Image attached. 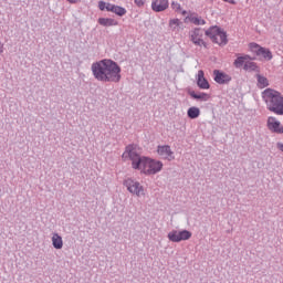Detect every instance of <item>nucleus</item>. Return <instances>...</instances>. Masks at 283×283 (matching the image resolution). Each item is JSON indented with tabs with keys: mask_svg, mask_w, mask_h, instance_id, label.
I'll use <instances>...</instances> for the list:
<instances>
[{
	"mask_svg": "<svg viewBox=\"0 0 283 283\" xmlns=\"http://www.w3.org/2000/svg\"><path fill=\"white\" fill-rule=\"evenodd\" d=\"M122 158H124V160L129 158L133 169H138L142 174H145V176H156V174L163 171V161L140 156L134 145L126 147Z\"/></svg>",
	"mask_w": 283,
	"mask_h": 283,
	"instance_id": "nucleus-1",
	"label": "nucleus"
},
{
	"mask_svg": "<svg viewBox=\"0 0 283 283\" xmlns=\"http://www.w3.org/2000/svg\"><path fill=\"white\" fill-rule=\"evenodd\" d=\"M92 74L101 83H120V67L114 60L104 59L94 62L91 66Z\"/></svg>",
	"mask_w": 283,
	"mask_h": 283,
	"instance_id": "nucleus-2",
	"label": "nucleus"
},
{
	"mask_svg": "<svg viewBox=\"0 0 283 283\" xmlns=\"http://www.w3.org/2000/svg\"><path fill=\"white\" fill-rule=\"evenodd\" d=\"M261 96L265 103V107L276 116H283V96L282 93L273 88H265Z\"/></svg>",
	"mask_w": 283,
	"mask_h": 283,
	"instance_id": "nucleus-3",
	"label": "nucleus"
},
{
	"mask_svg": "<svg viewBox=\"0 0 283 283\" xmlns=\"http://www.w3.org/2000/svg\"><path fill=\"white\" fill-rule=\"evenodd\" d=\"M206 36H209L212 43H217V45H227V43H229L227 33L218 25L210 27L206 30Z\"/></svg>",
	"mask_w": 283,
	"mask_h": 283,
	"instance_id": "nucleus-4",
	"label": "nucleus"
},
{
	"mask_svg": "<svg viewBox=\"0 0 283 283\" xmlns=\"http://www.w3.org/2000/svg\"><path fill=\"white\" fill-rule=\"evenodd\" d=\"M124 185L126 186L127 191H129V193H133V196H137V198H140V196H145V187H143L140 182L128 178L124 181Z\"/></svg>",
	"mask_w": 283,
	"mask_h": 283,
	"instance_id": "nucleus-5",
	"label": "nucleus"
},
{
	"mask_svg": "<svg viewBox=\"0 0 283 283\" xmlns=\"http://www.w3.org/2000/svg\"><path fill=\"white\" fill-rule=\"evenodd\" d=\"M190 41H192L193 45H198L199 48H207V42L202 39L205 34L202 33V29L196 28L189 32Z\"/></svg>",
	"mask_w": 283,
	"mask_h": 283,
	"instance_id": "nucleus-6",
	"label": "nucleus"
},
{
	"mask_svg": "<svg viewBox=\"0 0 283 283\" xmlns=\"http://www.w3.org/2000/svg\"><path fill=\"white\" fill-rule=\"evenodd\" d=\"M250 50L256 54V56H262V59H265L266 61H271V59H273L271 50L262 48L258 43H250Z\"/></svg>",
	"mask_w": 283,
	"mask_h": 283,
	"instance_id": "nucleus-7",
	"label": "nucleus"
},
{
	"mask_svg": "<svg viewBox=\"0 0 283 283\" xmlns=\"http://www.w3.org/2000/svg\"><path fill=\"white\" fill-rule=\"evenodd\" d=\"M157 154L163 158V160H175L176 156L174 155V151L171 150V146L164 145L157 147Z\"/></svg>",
	"mask_w": 283,
	"mask_h": 283,
	"instance_id": "nucleus-8",
	"label": "nucleus"
},
{
	"mask_svg": "<svg viewBox=\"0 0 283 283\" xmlns=\"http://www.w3.org/2000/svg\"><path fill=\"white\" fill-rule=\"evenodd\" d=\"M268 129L273 134H280L282 132V123L276 117H268Z\"/></svg>",
	"mask_w": 283,
	"mask_h": 283,
	"instance_id": "nucleus-9",
	"label": "nucleus"
},
{
	"mask_svg": "<svg viewBox=\"0 0 283 283\" xmlns=\"http://www.w3.org/2000/svg\"><path fill=\"white\" fill-rule=\"evenodd\" d=\"M169 8V0H153L151 10L154 12H165Z\"/></svg>",
	"mask_w": 283,
	"mask_h": 283,
	"instance_id": "nucleus-10",
	"label": "nucleus"
},
{
	"mask_svg": "<svg viewBox=\"0 0 283 283\" xmlns=\"http://www.w3.org/2000/svg\"><path fill=\"white\" fill-rule=\"evenodd\" d=\"M213 74H214V81L219 85H227V83H231V77L229 74L220 72L218 70H216Z\"/></svg>",
	"mask_w": 283,
	"mask_h": 283,
	"instance_id": "nucleus-11",
	"label": "nucleus"
},
{
	"mask_svg": "<svg viewBox=\"0 0 283 283\" xmlns=\"http://www.w3.org/2000/svg\"><path fill=\"white\" fill-rule=\"evenodd\" d=\"M168 27L171 32H175V34H178L180 30H185V23H182V21H180V19L178 18L170 19Z\"/></svg>",
	"mask_w": 283,
	"mask_h": 283,
	"instance_id": "nucleus-12",
	"label": "nucleus"
},
{
	"mask_svg": "<svg viewBox=\"0 0 283 283\" xmlns=\"http://www.w3.org/2000/svg\"><path fill=\"white\" fill-rule=\"evenodd\" d=\"M197 85L200 90H209V81L205 78V71L199 70L197 74Z\"/></svg>",
	"mask_w": 283,
	"mask_h": 283,
	"instance_id": "nucleus-13",
	"label": "nucleus"
},
{
	"mask_svg": "<svg viewBox=\"0 0 283 283\" xmlns=\"http://www.w3.org/2000/svg\"><path fill=\"white\" fill-rule=\"evenodd\" d=\"M107 12H113L114 14H117V17H125V14H127V9L113 3H107Z\"/></svg>",
	"mask_w": 283,
	"mask_h": 283,
	"instance_id": "nucleus-14",
	"label": "nucleus"
},
{
	"mask_svg": "<svg viewBox=\"0 0 283 283\" xmlns=\"http://www.w3.org/2000/svg\"><path fill=\"white\" fill-rule=\"evenodd\" d=\"M97 23H99V25H103V28H112L114 25H118V21L112 18H99L97 20Z\"/></svg>",
	"mask_w": 283,
	"mask_h": 283,
	"instance_id": "nucleus-15",
	"label": "nucleus"
},
{
	"mask_svg": "<svg viewBox=\"0 0 283 283\" xmlns=\"http://www.w3.org/2000/svg\"><path fill=\"white\" fill-rule=\"evenodd\" d=\"M251 61V56L249 55H242V56H238L234 62L233 65L234 67H237L238 70H240V67H244V65H247V62Z\"/></svg>",
	"mask_w": 283,
	"mask_h": 283,
	"instance_id": "nucleus-16",
	"label": "nucleus"
},
{
	"mask_svg": "<svg viewBox=\"0 0 283 283\" xmlns=\"http://www.w3.org/2000/svg\"><path fill=\"white\" fill-rule=\"evenodd\" d=\"M51 240L55 249H63V238L59 233H53Z\"/></svg>",
	"mask_w": 283,
	"mask_h": 283,
	"instance_id": "nucleus-17",
	"label": "nucleus"
},
{
	"mask_svg": "<svg viewBox=\"0 0 283 283\" xmlns=\"http://www.w3.org/2000/svg\"><path fill=\"white\" fill-rule=\"evenodd\" d=\"M256 81L259 90H264V87H269V78H266L265 76L258 74Z\"/></svg>",
	"mask_w": 283,
	"mask_h": 283,
	"instance_id": "nucleus-18",
	"label": "nucleus"
},
{
	"mask_svg": "<svg viewBox=\"0 0 283 283\" xmlns=\"http://www.w3.org/2000/svg\"><path fill=\"white\" fill-rule=\"evenodd\" d=\"M189 94L191 98H195L196 101H209V98H211L207 93H196L191 91Z\"/></svg>",
	"mask_w": 283,
	"mask_h": 283,
	"instance_id": "nucleus-19",
	"label": "nucleus"
},
{
	"mask_svg": "<svg viewBox=\"0 0 283 283\" xmlns=\"http://www.w3.org/2000/svg\"><path fill=\"white\" fill-rule=\"evenodd\" d=\"M188 118H191L192 120L198 118L200 116V108L192 106L188 108L187 111Z\"/></svg>",
	"mask_w": 283,
	"mask_h": 283,
	"instance_id": "nucleus-20",
	"label": "nucleus"
},
{
	"mask_svg": "<svg viewBox=\"0 0 283 283\" xmlns=\"http://www.w3.org/2000/svg\"><path fill=\"white\" fill-rule=\"evenodd\" d=\"M191 235H192L191 231H189V230L178 231L179 242L191 240Z\"/></svg>",
	"mask_w": 283,
	"mask_h": 283,
	"instance_id": "nucleus-21",
	"label": "nucleus"
},
{
	"mask_svg": "<svg viewBox=\"0 0 283 283\" xmlns=\"http://www.w3.org/2000/svg\"><path fill=\"white\" fill-rule=\"evenodd\" d=\"M190 23H193V25H207V21H205V19H202V17H195L191 15L189 18Z\"/></svg>",
	"mask_w": 283,
	"mask_h": 283,
	"instance_id": "nucleus-22",
	"label": "nucleus"
},
{
	"mask_svg": "<svg viewBox=\"0 0 283 283\" xmlns=\"http://www.w3.org/2000/svg\"><path fill=\"white\" fill-rule=\"evenodd\" d=\"M243 70H245V72H255L258 70V64L248 60L243 66Z\"/></svg>",
	"mask_w": 283,
	"mask_h": 283,
	"instance_id": "nucleus-23",
	"label": "nucleus"
},
{
	"mask_svg": "<svg viewBox=\"0 0 283 283\" xmlns=\"http://www.w3.org/2000/svg\"><path fill=\"white\" fill-rule=\"evenodd\" d=\"M168 240L170 242H180V238L178 237V230H171L168 233Z\"/></svg>",
	"mask_w": 283,
	"mask_h": 283,
	"instance_id": "nucleus-24",
	"label": "nucleus"
},
{
	"mask_svg": "<svg viewBox=\"0 0 283 283\" xmlns=\"http://www.w3.org/2000/svg\"><path fill=\"white\" fill-rule=\"evenodd\" d=\"M98 9H99L102 12L105 11V10H106V12H107V2L101 0V1L98 2Z\"/></svg>",
	"mask_w": 283,
	"mask_h": 283,
	"instance_id": "nucleus-25",
	"label": "nucleus"
},
{
	"mask_svg": "<svg viewBox=\"0 0 283 283\" xmlns=\"http://www.w3.org/2000/svg\"><path fill=\"white\" fill-rule=\"evenodd\" d=\"M171 8H172V10H180V3H178V2H172V3H171Z\"/></svg>",
	"mask_w": 283,
	"mask_h": 283,
	"instance_id": "nucleus-26",
	"label": "nucleus"
},
{
	"mask_svg": "<svg viewBox=\"0 0 283 283\" xmlns=\"http://www.w3.org/2000/svg\"><path fill=\"white\" fill-rule=\"evenodd\" d=\"M135 3L138 6V8H143V6H145V1L143 0H135Z\"/></svg>",
	"mask_w": 283,
	"mask_h": 283,
	"instance_id": "nucleus-27",
	"label": "nucleus"
},
{
	"mask_svg": "<svg viewBox=\"0 0 283 283\" xmlns=\"http://www.w3.org/2000/svg\"><path fill=\"white\" fill-rule=\"evenodd\" d=\"M276 147H277V149H280V151H283V144L282 143H277Z\"/></svg>",
	"mask_w": 283,
	"mask_h": 283,
	"instance_id": "nucleus-28",
	"label": "nucleus"
},
{
	"mask_svg": "<svg viewBox=\"0 0 283 283\" xmlns=\"http://www.w3.org/2000/svg\"><path fill=\"white\" fill-rule=\"evenodd\" d=\"M226 3H231L232 6H235V0H223Z\"/></svg>",
	"mask_w": 283,
	"mask_h": 283,
	"instance_id": "nucleus-29",
	"label": "nucleus"
},
{
	"mask_svg": "<svg viewBox=\"0 0 283 283\" xmlns=\"http://www.w3.org/2000/svg\"><path fill=\"white\" fill-rule=\"evenodd\" d=\"M3 53V44H1V42H0V54H2Z\"/></svg>",
	"mask_w": 283,
	"mask_h": 283,
	"instance_id": "nucleus-30",
	"label": "nucleus"
},
{
	"mask_svg": "<svg viewBox=\"0 0 283 283\" xmlns=\"http://www.w3.org/2000/svg\"><path fill=\"white\" fill-rule=\"evenodd\" d=\"M69 3H76L77 0H67Z\"/></svg>",
	"mask_w": 283,
	"mask_h": 283,
	"instance_id": "nucleus-31",
	"label": "nucleus"
}]
</instances>
